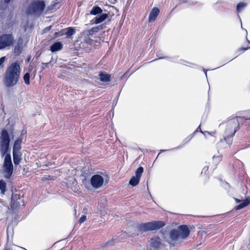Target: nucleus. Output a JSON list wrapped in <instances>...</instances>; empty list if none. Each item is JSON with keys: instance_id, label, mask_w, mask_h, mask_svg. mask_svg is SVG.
<instances>
[{"instance_id": "f257e3e1", "label": "nucleus", "mask_w": 250, "mask_h": 250, "mask_svg": "<svg viewBox=\"0 0 250 250\" xmlns=\"http://www.w3.org/2000/svg\"><path fill=\"white\" fill-rule=\"evenodd\" d=\"M10 142V136L7 130L4 128L2 129L0 137V152L2 157L5 156L3 167L4 177L6 179H9L13 172V165L9 153Z\"/></svg>"}, {"instance_id": "f03ea898", "label": "nucleus", "mask_w": 250, "mask_h": 250, "mask_svg": "<svg viewBox=\"0 0 250 250\" xmlns=\"http://www.w3.org/2000/svg\"><path fill=\"white\" fill-rule=\"evenodd\" d=\"M21 69L18 61L10 63L7 67L3 76L5 86L11 87L16 85L20 79Z\"/></svg>"}, {"instance_id": "7ed1b4c3", "label": "nucleus", "mask_w": 250, "mask_h": 250, "mask_svg": "<svg viewBox=\"0 0 250 250\" xmlns=\"http://www.w3.org/2000/svg\"><path fill=\"white\" fill-rule=\"evenodd\" d=\"M190 229L186 225H182L178 227L177 229H172L169 233L171 241L174 242L171 246H174L176 241L180 238L186 239L189 235Z\"/></svg>"}, {"instance_id": "20e7f679", "label": "nucleus", "mask_w": 250, "mask_h": 250, "mask_svg": "<svg viewBox=\"0 0 250 250\" xmlns=\"http://www.w3.org/2000/svg\"><path fill=\"white\" fill-rule=\"evenodd\" d=\"M165 226V223L162 221H153L141 223L138 226V229L141 232H146L159 229Z\"/></svg>"}, {"instance_id": "39448f33", "label": "nucleus", "mask_w": 250, "mask_h": 250, "mask_svg": "<svg viewBox=\"0 0 250 250\" xmlns=\"http://www.w3.org/2000/svg\"><path fill=\"white\" fill-rule=\"evenodd\" d=\"M238 128L239 123L237 121H232L227 124L224 138L229 144H231V138L234 135Z\"/></svg>"}, {"instance_id": "423d86ee", "label": "nucleus", "mask_w": 250, "mask_h": 250, "mask_svg": "<svg viewBox=\"0 0 250 250\" xmlns=\"http://www.w3.org/2000/svg\"><path fill=\"white\" fill-rule=\"evenodd\" d=\"M45 6V3L43 0H34L29 4L27 10L31 14L40 16L43 13Z\"/></svg>"}, {"instance_id": "0eeeda50", "label": "nucleus", "mask_w": 250, "mask_h": 250, "mask_svg": "<svg viewBox=\"0 0 250 250\" xmlns=\"http://www.w3.org/2000/svg\"><path fill=\"white\" fill-rule=\"evenodd\" d=\"M14 38L11 34H4L0 36V50L13 44Z\"/></svg>"}, {"instance_id": "6e6552de", "label": "nucleus", "mask_w": 250, "mask_h": 250, "mask_svg": "<svg viewBox=\"0 0 250 250\" xmlns=\"http://www.w3.org/2000/svg\"><path fill=\"white\" fill-rule=\"evenodd\" d=\"M75 32V29L73 27H69L63 28L59 32H55L54 36L55 38H57L63 35H66L67 38H70L71 36L73 35Z\"/></svg>"}, {"instance_id": "1a4fd4ad", "label": "nucleus", "mask_w": 250, "mask_h": 250, "mask_svg": "<svg viewBox=\"0 0 250 250\" xmlns=\"http://www.w3.org/2000/svg\"><path fill=\"white\" fill-rule=\"evenodd\" d=\"M104 178L99 174L94 175L92 176L90 180L92 186L95 188L101 187L104 184Z\"/></svg>"}, {"instance_id": "9d476101", "label": "nucleus", "mask_w": 250, "mask_h": 250, "mask_svg": "<svg viewBox=\"0 0 250 250\" xmlns=\"http://www.w3.org/2000/svg\"><path fill=\"white\" fill-rule=\"evenodd\" d=\"M101 15L99 16L95 17L93 19L90 21L91 24H99L104 21H105L108 17L107 14L104 13L100 14Z\"/></svg>"}, {"instance_id": "9b49d317", "label": "nucleus", "mask_w": 250, "mask_h": 250, "mask_svg": "<svg viewBox=\"0 0 250 250\" xmlns=\"http://www.w3.org/2000/svg\"><path fill=\"white\" fill-rule=\"evenodd\" d=\"M105 27V25L102 24L96 27H93L89 30H87L84 31V33L87 36H89L92 35L94 33H97L99 31L104 29Z\"/></svg>"}, {"instance_id": "f8f14e48", "label": "nucleus", "mask_w": 250, "mask_h": 250, "mask_svg": "<svg viewBox=\"0 0 250 250\" xmlns=\"http://www.w3.org/2000/svg\"><path fill=\"white\" fill-rule=\"evenodd\" d=\"M160 13V10L157 7H154L151 10L149 17H148V21L149 22H153L155 21L158 16Z\"/></svg>"}, {"instance_id": "ddd939ff", "label": "nucleus", "mask_w": 250, "mask_h": 250, "mask_svg": "<svg viewBox=\"0 0 250 250\" xmlns=\"http://www.w3.org/2000/svg\"><path fill=\"white\" fill-rule=\"evenodd\" d=\"M22 140L21 137H19L15 141L13 147V152H21Z\"/></svg>"}, {"instance_id": "4468645a", "label": "nucleus", "mask_w": 250, "mask_h": 250, "mask_svg": "<svg viewBox=\"0 0 250 250\" xmlns=\"http://www.w3.org/2000/svg\"><path fill=\"white\" fill-rule=\"evenodd\" d=\"M11 0H4V2H1L0 3V15L1 16H4L6 11H8V4Z\"/></svg>"}, {"instance_id": "2eb2a0df", "label": "nucleus", "mask_w": 250, "mask_h": 250, "mask_svg": "<svg viewBox=\"0 0 250 250\" xmlns=\"http://www.w3.org/2000/svg\"><path fill=\"white\" fill-rule=\"evenodd\" d=\"M161 244V239L159 237L157 236L151 239V246L155 249H158Z\"/></svg>"}, {"instance_id": "dca6fc26", "label": "nucleus", "mask_w": 250, "mask_h": 250, "mask_svg": "<svg viewBox=\"0 0 250 250\" xmlns=\"http://www.w3.org/2000/svg\"><path fill=\"white\" fill-rule=\"evenodd\" d=\"M62 47V43L60 42H57L50 46V50L52 52H55L61 50Z\"/></svg>"}, {"instance_id": "f3484780", "label": "nucleus", "mask_w": 250, "mask_h": 250, "mask_svg": "<svg viewBox=\"0 0 250 250\" xmlns=\"http://www.w3.org/2000/svg\"><path fill=\"white\" fill-rule=\"evenodd\" d=\"M21 199L20 195L18 194H13L11 197V203L13 207L17 208L20 206V203L18 200Z\"/></svg>"}, {"instance_id": "a211bd4d", "label": "nucleus", "mask_w": 250, "mask_h": 250, "mask_svg": "<svg viewBox=\"0 0 250 250\" xmlns=\"http://www.w3.org/2000/svg\"><path fill=\"white\" fill-rule=\"evenodd\" d=\"M21 156V152H13V162L15 166H17L20 163L22 159Z\"/></svg>"}, {"instance_id": "6ab92c4d", "label": "nucleus", "mask_w": 250, "mask_h": 250, "mask_svg": "<svg viewBox=\"0 0 250 250\" xmlns=\"http://www.w3.org/2000/svg\"><path fill=\"white\" fill-rule=\"evenodd\" d=\"M100 80L101 82H108L110 81V75L105 74L103 72H100L99 75Z\"/></svg>"}, {"instance_id": "aec40b11", "label": "nucleus", "mask_w": 250, "mask_h": 250, "mask_svg": "<svg viewBox=\"0 0 250 250\" xmlns=\"http://www.w3.org/2000/svg\"><path fill=\"white\" fill-rule=\"evenodd\" d=\"M103 12L101 7L97 5L94 6L90 10L89 14L92 15H97L101 14Z\"/></svg>"}, {"instance_id": "412c9836", "label": "nucleus", "mask_w": 250, "mask_h": 250, "mask_svg": "<svg viewBox=\"0 0 250 250\" xmlns=\"http://www.w3.org/2000/svg\"><path fill=\"white\" fill-rule=\"evenodd\" d=\"M250 204V199H246L243 201L242 203H241L239 205L235 207L236 210H239L242 209L245 207L247 206Z\"/></svg>"}, {"instance_id": "4be33fe9", "label": "nucleus", "mask_w": 250, "mask_h": 250, "mask_svg": "<svg viewBox=\"0 0 250 250\" xmlns=\"http://www.w3.org/2000/svg\"><path fill=\"white\" fill-rule=\"evenodd\" d=\"M140 180V178L137 177L135 176H134L131 178V179L129 182V184L130 185L134 187V186H137L139 184Z\"/></svg>"}, {"instance_id": "5701e85b", "label": "nucleus", "mask_w": 250, "mask_h": 250, "mask_svg": "<svg viewBox=\"0 0 250 250\" xmlns=\"http://www.w3.org/2000/svg\"><path fill=\"white\" fill-rule=\"evenodd\" d=\"M22 47L21 45L18 43L14 47V52L17 55H19L22 52Z\"/></svg>"}, {"instance_id": "b1692460", "label": "nucleus", "mask_w": 250, "mask_h": 250, "mask_svg": "<svg viewBox=\"0 0 250 250\" xmlns=\"http://www.w3.org/2000/svg\"><path fill=\"white\" fill-rule=\"evenodd\" d=\"M247 5V4L244 2L238 3L236 6V11L238 13L240 12Z\"/></svg>"}, {"instance_id": "393cba45", "label": "nucleus", "mask_w": 250, "mask_h": 250, "mask_svg": "<svg viewBox=\"0 0 250 250\" xmlns=\"http://www.w3.org/2000/svg\"><path fill=\"white\" fill-rule=\"evenodd\" d=\"M6 189V183L5 181L1 180H0V190L1 193L4 194Z\"/></svg>"}, {"instance_id": "a878e982", "label": "nucleus", "mask_w": 250, "mask_h": 250, "mask_svg": "<svg viewBox=\"0 0 250 250\" xmlns=\"http://www.w3.org/2000/svg\"><path fill=\"white\" fill-rule=\"evenodd\" d=\"M144 172V168L142 167H139L135 171V176L141 179L142 173Z\"/></svg>"}, {"instance_id": "bb28decb", "label": "nucleus", "mask_w": 250, "mask_h": 250, "mask_svg": "<svg viewBox=\"0 0 250 250\" xmlns=\"http://www.w3.org/2000/svg\"><path fill=\"white\" fill-rule=\"evenodd\" d=\"M30 76L29 73H26L23 76L24 82L27 85H29L30 83Z\"/></svg>"}, {"instance_id": "cd10ccee", "label": "nucleus", "mask_w": 250, "mask_h": 250, "mask_svg": "<svg viewBox=\"0 0 250 250\" xmlns=\"http://www.w3.org/2000/svg\"><path fill=\"white\" fill-rule=\"evenodd\" d=\"M250 49V48H248V46L247 47H240L238 49H237V53H238V55H240L242 53H244L245 51H246V50H247L248 49Z\"/></svg>"}, {"instance_id": "c85d7f7f", "label": "nucleus", "mask_w": 250, "mask_h": 250, "mask_svg": "<svg viewBox=\"0 0 250 250\" xmlns=\"http://www.w3.org/2000/svg\"><path fill=\"white\" fill-rule=\"evenodd\" d=\"M6 60L5 56L2 57L0 58V69H2L4 67V62Z\"/></svg>"}, {"instance_id": "c756f323", "label": "nucleus", "mask_w": 250, "mask_h": 250, "mask_svg": "<svg viewBox=\"0 0 250 250\" xmlns=\"http://www.w3.org/2000/svg\"><path fill=\"white\" fill-rule=\"evenodd\" d=\"M86 219V216L85 215H83L79 219V222L81 224L83 223Z\"/></svg>"}, {"instance_id": "7c9ffc66", "label": "nucleus", "mask_w": 250, "mask_h": 250, "mask_svg": "<svg viewBox=\"0 0 250 250\" xmlns=\"http://www.w3.org/2000/svg\"><path fill=\"white\" fill-rule=\"evenodd\" d=\"M246 120H250V110H249L246 116L244 117Z\"/></svg>"}, {"instance_id": "2f4dec72", "label": "nucleus", "mask_w": 250, "mask_h": 250, "mask_svg": "<svg viewBox=\"0 0 250 250\" xmlns=\"http://www.w3.org/2000/svg\"><path fill=\"white\" fill-rule=\"evenodd\" d=\"M55 7V4L51 5L47 8V11H49V10H52Z\"/></svg>"}, {"instance_id": "473e14b6", "label": "nucleus", "mask_w": 250, "mask_h": 250, "mask_svg": "<svg viewBox=\"0 0 250 250\" xmlns=\"http://www.w3.org/2000/svg\"><path fill=\"white\" fill-rule=\"evenodd\" d=\"M52 26H49L45 28V31H49L51 29Z\"/></svg>"}, {"instance_id": "72a5a7b5", "label": "nucleus", "mask_w": 250, "mask_h": 250, "mask_svg": "<svg viewBox=\"0 0 250 250\" xmlns=\"http://www.w3.org/2000/svg\"><path fill=\"white\" fill-rule=\"evenodd\" d=\"M115 240V239H113H113H111V240H110V241H108V242L106 243V244H108L111 243H112V242L113 243Z\"/></svg>"}, {"instance_id": "f704fd0d", "label": "nucleus", "mask_w": 250, "mask_h": 250, "mask_svg": "<svg viewBox=\"0 0 250 250\" xmlns=\"http://www.w3.org/2000/svg\"><path fill=\"white\" fill-rule=\"evenodd\" d=\"M50 177H51L50 176H48V178H42V180H50Z\"/></svg>"}, {"instance_id": "c9c22d12", "label": "nucleus", "mask_w": 250, "mask_h": 250, "mask_svg": "<svg viewBox=\"0 0 250 250\" xmlns=\"http://www.w3.org/2000/svg\"><path fill=\"white\" fill-rule=\"evenodd\" d=\"M235 201L237 203H239L241 202V200H239V199H235Z\"/></svg>"}, {"instance_id": "e433bc0d", "label": "nucleus", "mask_w": 250, "mask_h": 250, "mask_svg": "<svg viewBox=\"0 0 250 250\" xmlns=\"http://www.w3.org/2000/svg\"><path fill=\"white\" fill-rule=\"evenodd\" d=\"M127 72H126L125 73H124V74L122 76V77H125V75L127 74Z\"/></svg>"}, {"instance_id": "4c0bfd02", "label": "nucleus", "mask_w": 250, "mask_h": 250, "mask_svg": "<svg viewBox=\"0 0 250 250\" xmlns=\"http://www.w3.org/2000/svg\"><path fill=\"white\" fill-rule=\"evenodd\" d=\"M3 250H10V249H8L7 248H5Z\"/></svg>"}, {"instance_id": "58836bf2", "label": "nucleus", "mask_w": 250, "mask_h": 250, "mask_svg": "<svg viewBox=\"0 0 250 250\" xmlns=\"http://www.w3.org/2000/svg\"><path fill=\"white\" fill-rule=\"evenodd\" d=\"M22 248V249H23V250H27V249H25V248Z\"/></svg>"}, {"instance_id": "ea45409f", "label": "nucleus", "mask_w": 250, "mask_h": 250, "mask_svg": "<svg viewBox=\"0 0 250 250\" xmlns=\"http://www.w3.org/2000/svg\"><path fill=\"white\" fill-rule=\"evenodd\" d=\"M248 48H250V45L248 46Z\"/></svg>"}, {"instance_id": "a19ab883", "label": "nucleus", "mask_w": 250, "mask_h": 250, "mask_svg": "<svg viewBox=\"0 0 250 250\" xmlns=\"http://www.w3.org/2000/svg\"><path fill=\"white\" fill-rule=\"evenodd\" d=\"M249 44H250V42H249Z\"/></svg>"}]
</instances>
